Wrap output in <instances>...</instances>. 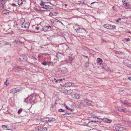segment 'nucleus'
I'll list each match as a JSON object with an SVG mask.
<instances>
[{
  "mask_svg": "<svg viewBox=\"0 0 131 131\" xmlns=\"http://www.w3.org/2000/svg\"><path fill=\"white\" fill-rule=\"evenodd\" d=\"M36 95L35 94H32L28 96L25 100L24 102L26 103H30L31 104L33 105L35 103V101L36 99Z\"/></svg>",
  "mask_w": 131,
  "mask_h": 131,
  "instance_id": "f257e3e1",
  "label": "nucleus"
},
{
  "mask_svg": "<svg viewBox=\"0 0 131 131\" xmlns=\"http://www.w3.org/2000/svg\"><path fill=\"white\" fill-rule=\"evenodd\" d=\"M116 111L121 112H125L127 110L126 108L121 107H117L116 108Z\"/></svg>",
  "mask_w": 131,
  "mask_h": 131,
  "instance_id": "f03ea898",
  "label": "nucleus"
},
{
  "mask_svg": "<svg viewBox=\"0 0 131 131\" xmlns=\"http://www.w3.org/2000/svg\"><path fill=\"white\" fill-rule=\"evenodd\" d=\"M123 63L124 65L129 67L131 63V61L127 59H125L123 61Z\"/></svg>",
  "mask_w": 131,
  "mask_h": 131,
  "instance_id": "7ed1b4c3",
  "label": "nucleus"
},
{
  "mask_svg": "<svg viewBox=\"0 0 131 131\" xmlns=\"http://www.w3.org/2000/svg\"><path fill=\"white\" fill-rule=\"evenodd\" d=\"M67 68L65 67H63L59 69L58 71L61 73L64 74L66 73L67 72Z\"/></svg>",
  "mask_w": 131,
  "mask_h": 131,
  "instance_id": "20e7f679",
  "label": "nucleus"
},
{
  "mask_svg": "<svg viewBox=\"0 0 131 131\" xmlns=\"http://www.w3.org/2000/svg\"><path fill=\"white\" fill-rule=\"evenodd\" d=\"M27 57L26 56L23 55L20 57L19 60L21 61H27Z\"/></svg>",
  "mask_w": 131,
  "mask_h": 131,
  "instance_id": "39448f33",
  "label": "nucleus"
},
{
  "mask_svg": "<svg viewBox=\"0 0 131 131\" xmlns=\"http://www.w3.org/2000/svg\"><path fill=\"white\" fill-rule=\"evenodd\" d=\"M30 25V24L29 23H23L21 25V27L23 28H25L28 29Z\"/></svg>",
  "mask_w": 131,
  "mask_h": 131,
  "instance_id": "423d86ee",
  "label": "nucleus"
},
{
  "mask_svg": "<svg viewBox=\"0 0 131 131\" xmlns=\"http://www.w3.org/2000/svg\"><path fill=\"white\" fill-rule=\"evenodd\" d=\"M5 1L4 0H0V10H2L4 7Z\"/></svg>",
  "mask_w": 131,
  "mask_h": 131,
  "instance_id": "0eeeda50",
  "label": "nucleus"
},
{
  "mask_svg": "<svg viewBox=\"0 0 131 131\" xmlns=\"http://www.w3.org/2000/svg\"><path fill=\"white\" fill-rule=\"evenodd\" d=\"M20 91V89H17V88H13L10 90V93L12 94H14Z\"/></svg>",
  "mask_w": 131,
  "mask_h": 131,
  "instance_id": "6e6552de",
  "label": "nucleus"
},
{
  "mask_svg": "<svg viewBox=\"0 0 131 131\" xmlns=\"http://www.w3.org/2000/svg\"><path fill=\"white\" fill-rule=\"evenodd\" d=\"M89 101L86 99H84V100L83 102H82L81 103L83 104L84 106H88L89 105Z\"/></svg>",
  "mask_w": 131,
  "mask_h": 131,
  "instance_id": "1a4fd4ad",
  "label": "nucleus"
},
{
  "mask_svg": "<svg viewBox=\"0 0 131 131\" xmlns=\"http://www.w3.org/2000/svg\"><path fill=\"white\" fill-rule=\"evenodd\" d=\"M94 119L95 122V123H96L97 122L98 123H101V122H102L103 121V119L101 118H94Z\"/></svg>",
  "mask_w": 131,
  "mask_h": 131,
  "instance_id": "9d476101",
  "label": "nucleus"
},
{
  "mask_svg": "<svg viewBox=\"0 0 131 131\" xmlns=\"http://www.w3.org/2000/svg\"><path fill=\"white\" fill-rule=\"evenodd\" d=\"M76 31L78 32H83L84 31H85V30L84 28H77Z\"/></svg>",
  "mask_w": 131,
  "mask_h": 131,
  "instance_id": "9b49d317",
  "label": "nucleus"
},
{
  "mask_svg": "<svg viewBox=\"0 0 131 131\" xmlns=\"http://www.w3.org/2000/svg\"><path fill=\"white\" fill-rule=\"evenodd\" d=\"M44 8L46 9L47 10L49 11L50 9H52L53 7L51 6L46 5L45 6Z\"/></svg>",
  "mask_w": 131,
  "mask_h": 131,
  "instance_id": "f8f14e48",
  "label": "nucleus"
},
{
  "mask_svg": "<svg viewBox=\"0 0 131 131\" xmlns=\"http://www.w3.org/2000/svg\"><path fill=\"white\" fill-rule=\"evenodd\" d=\"M34 131H42V130L41 128V126L36 127L33 129Z\"/></svg>",
  "mask_w": 131,
  "mask_h": 131,
  "instance_id": "ddd939ff",
  "label": "nucleus"
},
{
  "mask_svg": "<svg viewBox=\"0 0 131 131\" xmlns=\"http://www.w3.org/2000/svg\"><path fill=\"white\" fill-rule=\"evenodd\" d=\"M95 123V122L94 119V118L93 120L89 122L88 123V125L89 126H91L92 125H94Z\"/></svg>",
  "mask_w": 131,
  "mask_h": 131,
  "instance_id": "4468645a",
  "label": "nucleus"
},
{
  "mask_svg": "<svg viewBox=\"0 0 131 131\" xmlns=\"http://www.w3.org/2000/svg\"><path fill=\"white\" fill-rule=\"evenodd\" d=\"M41 121L42 122H49V118L45 117L42 119L41 118Z\"/></svg>",
  "mask_w": 131,
  "mask_h": 131,
  "instance_id": "2eb2a0df",
  "label": "nucleus"
},
{
  "mask_svg": "<svg viewBox=\"0 0 131 131\" xmlns=\"http://www.w3.org/2000/svg\"><path fill=\"white\" fill-rule=\"evenodd\" d=\"M72 95L74 99H78L79 97V95L77 93L73 94H72Z\"/></svg>",
  "mask_w": 131,
  "mask_h": 131,
  "instance_id": "dca6fc26",
  "label": "nucleus"
},
{
  "mask_svg": "<svg viewBox=\"0 0 131 131\" xmlns=\"http://www.w3.org/2000/svg\"><path fill=\"white\" fill-rule=\"evenodd\" d=\"M103 121L106 123H110L112 122V120L109 119L104 118L103 119Z\"/></svg>",
  "mask_w": 131,
  "mask_h": 131,
  "instance_id": "f3484780",
  "label": "nucleus"
},
{
  "mask_svg": "<svg viewBox=\"0 0 131 131\" xmlns=\"http://www.w3.org/2000/svg\"><path fill=\"white\" fill-rule=\"evenodd\" d=\"M116 129L119 131H122L124 130V128L121 127L120 125H118L116 127Z\"/></svg>",
  "mask_w": 131,
  "mask_h": 131,
  "instance_id": "a211bd4d",
  "label": "nucleus"
},
{
  "mask_svg": "<svg viewBox=\"0 0 131 131\" xmlns=\"http://www.w3.org/2000/svg\"><path fill=\"white\" fill-rule=\"evenodd\" d=\"M21 68L19 66H16L14 67L13 69L15 72H18L19 70L20 69H21Z\"/></svg>",
  "mask_w": 131,
  "mask_h": 131,
  "instance_id": "6ab92c4d",
  "label": "nucleus"
},
{
  "mask_svg": "<svg viewBox=\"0 0 131 131\" xmlns=\"http://www.w3.org/2000/svg\"><path fill=\"white\" fill-rule=\"evenodd\" d=\"M64 106L66 108L67 110H69L72 112H73L74 111V109L73 108H70L68 107L66 105L64 104Z\"/></svg>",
  "mask_w": 131,
  "mask_h": 131,
  "instance_id": "aec40b11",
  "label": "nucleus"
},
{
  "mask_svg": "<svg viewBox=\"0 0 131 131\" xmlns=\"http://www.w3.org/2000/svg\"><path fill=\"white\" fill-rule=\"evenodd\" d=\"M42 29L44 31H48L49 29V27L47 26H45L43 27Z\"/></svg>",
  "mask_w": 131,
  "mask_h": 131,
  "instance_id": "412c9836",
  "label": "nucleus"
},
{
  "mask_svg": "<svg viewBox=\"0 0 131 131\" xmlns=\"http://www.w3.org/2000/svg\"><path fill=\"white\" fill-rule=\"evenodd\" d=\"M110 25L109 27H108V28H109V29H114L116 28V26L114 25L110 24Z\"/></svg>",
  "mask_w": 131,
  "mask_h": 131,
  "instance_id": "4be33fe9",
  "label": "nucleus"
},
{
  "mask_svg": "<svg viewBox=\"0 0 131 131\" xmlns=\"http://www.w3.org/2000/svg\"><path fill=\"white\" fill-rule=\"evenodd\" d=\"M2 128H3V129L5 130H9L8 128L7 127V125H2Z\"/></svg>",
  "mask_w": 131,
  "mask_h": 131,
  "instance_id": "5701e85b",
  "label": "nucleus"
},
{
  "mask_svg": "<svg viewBox=\"0 0 131 131\" xmlns=\"http://www.w3.org/2000/svg\"><path fill=\"white\" fill-rule=\"evenodd\" d=\"M3 14L7 15H8L9 14V11L8 10H3Z\"/></svg>",
  "mask_w": 131,
  "mask_h": 131,
  "instance_id": "b1692460",
  "label": "nucleus"
},
{
  "mask_svg": "<svg viewBox=\"0 0 131 131\" xmlns=\"http://www.w3.org/2000/svg\"><path fill=\"white\" fill-rule=\"evenodd\" d=\"M110 24H105L103 25V26L105 28L109 29V28H108V27H109V26L110 25Z\"/></svg>",
  "mask_w": 131,
  "mask_h": 131,
  "instance_id": "393cba45",
  "label": "nucleus"
},
{
  "mask_svg": "<svg viewBox=\"0 0 131 131\" xmlns=\"http://www.w3.org/2000/svg\"><path fill=\"white\" fill-rule=\"evenodd\" d=\"M56 119L54 118H49V122H51L55 121Z\"/></svg>",
  "mask_w": 131,
  "mask_h": 131,
  "instance_id": "a878e982",
  "label": "nucleus"
},
{
  "mask_svg": "<svg viewBox=\"0 0 131 131\" xmlns=\"http://www.w3.org/2000/svg\"><path fill=\"white\" fill-rule=\"evenodd\" d=\"M97 60L98 62V63H99L100 64H101L102 62V59L100 58H98L97 59Z\"/></svg>",
  "mask_w": 131,
  "mask_h": 131,
  "instance_id": "bb28decb",
  "label": "nucleus"
},
{
  "mask_svg": "<svg viewBox=\"0 0 131 131\" xmlns=\"http://www.w3.org/2000/svg\"><path fill=\"white\" fill-rule=\"evenodd\" d=\"M28 56L29 58H31L32 59H35V60H37V59H36V55L33 56H32L31 57V56H30L29 55Z\"/></svg>",
  "mask_w": 131,
  "mask_h": 131,
  "instance_id": "cd10ccee",
  "label": "nucleus"
},
{
  "mask_svg": "<svg viewBox=\"0 0 131 131\" xmlns=\"http://www.w3.org/2000/svg\"><path fill=\"white\" fill-rule=\"evenodd\" d=\"M58 19H53L51 20V21L52 23L58 22Z\"/></svg>",
  "mask_w": 131,
  "mask_h": 131,
  "instance_id": "c85d7f7f",
  "label": "nucleus"
},
{
  "mask_svg": "<svg viewBox=\"0 0 131 131\" xmlns=\"http://www.w3.org/2000/svg\"><path fill=\"white\" fill-rule=\"evenodd\" d=\"M23 3V1L22 0H19L18 1V4L19 5H21Z\"/></svg>",
  "mask_w": 131,
  "mask_h": 131,
  "instance_id": "c756f323",
  "label": "nucleus"
},
{
  "mask_svg": "<svg viewBox=\"0 0 131 131\" xmlns=\"http://www.w3.org/2000/svg\"><path fill=\"white\" fill-rule=\"evenodd\" d=\"M41 2L45 3H48L50 1V0H41Z\"/></svg>",
  "mask_w": 131,
  "mask_h": 131,
  "instance_id": "7c9ffc66",
  "label": "nucleus"
},
{
  "mask_svg": "<svg viewBox=\"0 0 131 131\" xmlns=\"http://www.w3.org/2000/svg\"><path fill=\"white\" fill-rule=\"evenodd\" d=\"M43 3L42 2L41 3H40V5L42 6V7L43 8H45V6L46 5L44 4V3Z\"/></svg>",
  "mask_w": 131,
  "mask_h": 131,
  "instance_id": "2f4dec72",
  "label": "nucleus"
},
{
  "mask_svg": "<svg viewBox=\"0 0 131 131\" xmlns=\"http://www.w3.org/2000/svg\"><path fill=\"white\" fill-rule=\"evenodd\" d=\"M41 128H42V131H44L45 130H47V128L46 127H41Z\"/></svg>",
  "mask_w": 131,
  "mask_h": 131,
  "instance_id": "473e14b6",
  "label": "nucleus"
},
{
  "mask_svg": "<svg viewBox=\"0 0 131 131\" xmlns=\"http://www.w3.org/2000/svg\"><path fill=\"white\" fill-rule=\"evenodd\" d=\"M73 91L72 90H69L67 91V93L68 94H70Z\"/></svg>",
  "mask_w": 131,
  "mask_h": 131,
  "instance_id": "72a5a7b5",
  "label": "nucleus"
},
{
  "mask_svg": "<svg viewBox=\"0 0 131 131\" xmlns=\"http://www.w3.org/2000/svg\"><path fill=\"white\" fill-rule=\"evenodd\" d=\"M58 111L59 112H63L65 113L66 112V111L65 110H63L61 109H60L58 110Z\"/></svg>",
  "mask_w": 131,
  "mask_h": 131,
  "instance_id": "f704fd0d",
  "label": "nucleus"
},
{
  "mask_svg": "<svg viewBox=\"0 0 131 131\" xmlns=\"http://www.w3.org/2000/svg\"><path fill=\"white\" fill-rule=\"evenodd\" d=\"M19 42V40H15L13 41V43H18V42Z\"/></svg>",
  "mask_w": 131,
  "mask_h": 131,
  "instance_id": "c9c22d12",
  "label": "nucleus"
},
{
  "mask_svg": "<svg viewBox=\"0 0 131 131\" xmlns=\"http://www.w3.org/2000/svg\"><path fill=\"white\" fill-rule=\"evenodd\" d=\"M23 110V109L22 108H20L19 109L17 113L18 114H20L22 111Z\"/></svg>",
  "mask_w": 131,
  "mask_h": 131,
  "instance_id": "e433bc0d",
  "label": "nucleus"
},
{
  "mask_svg": "<svg viewBox=\"0 0 131 131\" xmlns=\"http://www.w3.org/2000/svg\"><path fill=\"white\" fill-rule=\"evenodd\" d=\"M116 53L119 54H123L124 52L118 51L116 52Z\"/></svg>",
  "mask_w": 131,
  "mask_h": 131,
  "instance_id": "4c0bfd02",
  "label": "nucleus"
},
{
  "mask_svg": "<svg viewBox=\"0 0 131 131\" xmlns=\"http://www.w3.org/2000/svg\"><path fill=\"white\" fill-rule=\"evenodd\" d=\"M122 1L123 3L124 4H124H125V6H127L126 2L125 0L123 1V0H122Z\"/></svg>",
  "mask_w": 131,
  "mask_h": 131,
  "instance_id": "58836bf2",
  "label": "nucleus"
},
{
  "mask_svg": "<svg viewBox=\"0 0 131 131\" xmlns=\"http://www.w3.org/2000/svg\"><path fill=\"white\" fill-rule=\"evenodd\" d=\"M47 62H44L42 63V65L46 66L47 65Z\"/></svg>",
  "mask_w": 131,
  "mask_h": 131,
  "instance_id": "ea45409f",
  "label": "nucleus"
},
{
  "mask_svg": "<svg viewBox=\"0 0 131 131\" xmlns=\"http://www.w3.org/2000/svg\"><path fill=\"white\" fill-rule=\"evenodd\" d=\"M121 103L122 104H124L125 106H127L128 103H124V102H122Z\"/></svg>",
  "mask_w": 131,
  "mask_h": 131,
  "instance_id": "a19ab883",
  "label": "nucleus"
},
{
  "mask_svg": "<svg viewBox=\"0 0 131 131\" xmlns=\"http://www.w3.org/2000/svg\"><path fill=\"white\" fill-rule=\"evenodd\" d=\"M121 20V18H119L118 19L116 20V21L117 22H119L120 20Z\"/></svg>",
  "mask_w": 131,
  "mask_h": 131,
  "instance_id": "79ce46f5",
  "label": "nucleus"
},
{
  "mask_svg": "<svg viewBox=\"0 0 131 131\" xmlns=\"http://www.w3.org/2000/svg\"><path fill=\"white\" fill-rule=\"evenodd\" d=\"M8 80H7L6 81V82H4V84L6 85H8L9 83H8L7 84V81H8Z\"/></svg>",
  "mask_w": 131,
  "mask_h": 131,
  "instance_id": "37998d69",
  "label": "nucleus"
},
{
  "mask_svg": "<svg viewBox=\"0 0 131 131\" xmlns=\"http://www.w3.org/2000/svg\"><path fill=\"white\" fill-rule=\"evenodd\" d=\"M125 39L126 41H128L130 40V39L129 38H125Z\"/></svg>",
  "mask_w": 131,
  "mask_h": 131,
  "instance_id": "c03bdc74",
  "label": "nucleus"
},
{
  "mask_svg": "<svg viewBox=\"0 0 131 131\" xmlns=\"http://www.w3.org/2000/svg\"><path fill=\"white\" fill-rule=\"evenodd\" d=\"M59 81L58 80H56V81H55V83H56V84H57V83H59Z\"/></svg>",
  "mask_w": 131,
  "mask_h": 131,
  "instance_id": "a18cd8bd",
  "label": "nucleus"
},
{
  "mask_svg": "<svg viewBox=\"0 0 131 131\" xmlns=\"http://www.w3.org/2000/svg\"><path fill=\"white\" fill-rule=\"evenodd\" d=\"M58 22H59V23H61V24L62 25H63V23L60 21V20H58Z\"/></svg>",
  "mask_w": 131,
  "mask_h": 131,
  "instance_id": "49530a36",
  "label": "nucleus"
},
{
  "mask_svg": "<svg viewBox=\"0 0 131 131\" xmlns=\"http://www.w3.org/2000/svg\"><path fill=\"white\" fill-rule=\"evenodd\" d=\"M52 15H53V14L52 13L50 12L49 13V15L50 16H51Z\"/></svg>",
  "mask_w": 131,
  "mask_h": 131,
  "instance_id": "de8ad7c7",
  "label": "nucleus"
},
{
  "mask_svg": "<svg viewBox=\"0 0 131 131\" xmlns=\"http://www.w3.org/2000/svg\"><path fill=\"white\" fill-rule=\"evenodd\" d=\"M58 80L59 81V82L60 83V82H62V81L63 80V79H59V80Z\"/></svg>",
  "mask_w": 131,
  "mask_h": 131,
  "instance_id": "09e8293b",
  "label": "nucleus"
},
{
  "mask_svg": "<svg viewBox=\"0 0 131 131\" xmlns=\"http://www.w3.org/2000/svg\"><path fill=\"white\" fill-rule=\"evenodd\" d=\"M127 32L130 34H131V31L128 30Z\"/></svg>",
  "mask_w": 131,
  "mask_h": 131,
  "instance_id": "8fccbe9b",
  "label": "nucleus"
},
{
  "mask_svg": "<svg viewBox=\"0 0 131 131\" xmlns=\"http://www.w3.org/2000/svg\"><path fill=\"white\" fill-rule=\"evenodd\" d=\"M35 28L37 30H38L39 29V28L38 27H35Z\"/></svg>",
  "mask_w": 131,
  "mask_h": 131,
  "instance_id": "3c124183",
  "label": "nucleus"
},
{
  "mask_svg": "<svg viewBox=\"0 0 131 131\" xmlns=\"http://www.w3.org/2000/svg\"><path fill=\"white\" fill-rule=\"evenodd\" d=\"M82 56H84V57H85L86 58H88V57L87 56H85L84 55H82Z\"/></svg>",
  "mask_w": 131,
  "mask_h": 131,
  "instance_id": "603ef678",
  "label": "nucleus"
},
{
  "mask_svg": "<svg viewBox=\"0 0 131 131\" xmlns=\"http://www.w3.org/2000/svg\"><path fill=\"white\" fill-rule=\"evenodd\" d=\"M96 3V2H92V3H91L90 4V5H92V4H94V3Z\"/></svg>",
  "mask_w": 131,
  "mask_h": 131,
  "instance_id": "864d4df0",
  "label": "nucleus"
},
{
  "mask_svg": "<svg viewBox=\"0 0 131 131\" xmlns=\"http://www.w3.org/2000/svg\"><path fill=\"white\" fill-rule=\"evenodd\" d=\"M48 26L49 27V28L50 27L51 29H52V26Z\"/></svg>",
  "mask_w": 131,
  "mask_h": 131,
  "instance_id": "5fc2aeb1",
  "label": "nucleus"
},
{
  "mask_svg": "<svg viewBox=\"0 0 131 131\" xmlns=\"http://www.w3.org/2000/svg\"><path fill=\"white\" fill-rule=\"evenodd\" d=\"M128 79L129 80H130L131 81V77H129L128 78Z\"/></svg>",
  "mask_w": 131,
  "mask_h": 131,
  "instance_id": "6e6d98bb",
  "label": "nucleus"
},
{
  "mask_svg": "<svg viewBox=\"0 0 131 131\" xmlns=\"http://www.w3.org/2000/svg\"><path fill=\"white\" fill-rule=\"evenodd\" d=\"M12 5L14 6H16V5L14 4H13Z\"/></svg>",
  "mask_w": 131,
  "mask_h": 131,
  "instance_id": "4d7b16f0",
  "label": "nucleus"
},
{
  "mask_svg": "<svg viewBox=\"0 0 131 131\" xmlns=\"http://www.w3.org/2000/svg\"><path fill=\"white\" fill-rule=\"evenodd\" d=\"M129 68L131 69V63H130V65Z\"/></svg>",
  "mask_w": 131,
  "mask_h": 131,
  "instance_id": "13d9d810",
  "label": "nucleus"
},
{
  "mask_svg": "<svg viewBox=\"0 0 131 131\" xmlns=\"http://www.w3.org/2000/svg\"><path fill=\"white\" fill-rule=\"evenodd\" d=\"M57 80L55 79V78H54L53 79V81H56V80Z\"/></svg>",
  "mask_w": 131,
  "mask_h": 131,
  "instance_id": "bf43d9fd",
  "label": "nucleus"
},
{
  "mask_svg": "<svg viewBox=\"0 0 131 131\" xmlns=\"http://www.w3.org/2000/svg\"><path fill=\"white\" fill-rule=\"evenodd\" d=\"M69 84H70V85L71 86H72L71 83H69Z\"/></svg>",
  "mask_w": 131,
  "mask_h": 131,
  "instance_id": "052dcab7",
  "label": "nucleus"
},
{
  "mask_svg": "<svg viewBox=\"0 0 131 131\" xmlns=\"http://www.w3.org/2000/svg\"><path fill=\"white\" fill-rule=\"evenodd\" d=\"M40 56L38 55V58H40Z\"/></svg>",
  "mask_w": 131,
  "mask_h": 131,
  "instance_id": "680f3d73",
  "label": "nucleus"
},
{
  "mask_svg": "<svg viewBox=\"0 0 131 131\" xmlns=\"http://www.w3.org/2000/svg\"><path fill=\"white\" fill-rule=\"evenodd\" d=\"M67 4H64V5L65 6H67Z\"/></svg>",
  "mask_w": 131,
  "mask_h": 131,
  "instance_id": "e2e57ef3",
  "label": "nucleus"
},
{
  "mask_svg": "<svg viewBox=\"0 0 131 131\" xmlns=\"http://www.w3.org/2000/svg\"><path fill=\"white\" fill-rule=\"evenodd\" d=\"M65 78H63V80H65Z\"/></svg>",
  "mask_w": 131,
  "mask_h": 131,
  "instance_id": "0e129e2a",
  "label": "nucleus"
},
{
  "mask_svg": "<svg viewBox=\"0 0 131 131\" xmlns=\"http://www.w3.org/2000/svg\"><path fill=\"white\" fill-rule=\"evenodd\" d=\"M55 14H56V15H57V13H56Z\"/></svg>",
  "mask_w": 131,
  "mask_h": 131,
  "instance_id": "69168bd1",
  "label": "nucleus"
},
{
  "mask_svg": "<svg viewBox=\"0 0 131 131\" xmlns=\"http://www.w3.org/2000/svg\"><path fill=\"white\" fill-rule=\"evenodd\" d=\"M67 114V113H65V114H64V115H65V114Z\"/></svg>",
  "mask_w": 131,
  "mask_h": 131,
  "instance_id": "338daca9",
  "label": "nucleus"
}]
</instances>
